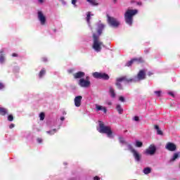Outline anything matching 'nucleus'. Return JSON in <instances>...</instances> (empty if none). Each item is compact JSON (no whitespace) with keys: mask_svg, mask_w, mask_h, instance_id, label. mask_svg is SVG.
<instances>
[{"mask_svg":"<svg viewBox=\"0 0 180 180\" xmlns=\"http://www.w3.org/2000/svg\"><path fill=\"white\" fill-rule=\"evenodd\" d=\"M98 35H96L95 34L93 35V49L94 50H95V51L99 52L102 50V47H104L105 45H103V42L99 41V36H101L102 30H98Z\"/></svg>","mask_w":180,"mask_h":180,"instance_id":"f257e3e1","label":"nucleus"},{"mask_svg":"<svg viewBox=\"0 0 180 180\" xmlns=\"http://www.w3.org/2000/svg\"><path fill=\"white\" fill-rule=\"evenodd\" d=\"M137 10L130 9H128L126 11L124 14L125 20L130 26H131V23H133V17L134 16V15L137 14Z\"/></svg>","mask_w":180,"mask_h":180,"instance_id":"f03ea898","label":"nucleus"},{"mask_svg":"<svg viewBox=\"0 0 180 180\" xmlns=\"http://www.w3.org/2000/svg\"><path fill=\"white\" fill-rule=\"evenodd\" d=\"M99 126H100V130H99L100 133H104L107 134L108 137H113L112 136V129H110V127H106L101 122H100Z\"/></svg>","mask_w":180,"mask_h":180,"instance_id":"7ed1b4c3","label":"nucleus"},{"mask_svg":"<svg viewBox=\"0 0 180 180\" xmlns=\"http://www.w3.org/2000/svg\"><path fill=\"white\" fill-rule=\"evenodd\" d=\"M79 85H80L82 88H89V86H91L89 77H86V79H80L79 81Z\"/></svg>","mask_w":180,"mask_h":180,"instance_id":"20e7f679","label":"nucleus"},{"mask_svg":"<svg viewBox=\"0 0 180 180\" xmlns=\"http://www.w3.org/2000/svg\"><path fill=\"white\" fill-rule=\"evenodd\" d=\"M93 77L94 78H96L97 79H105V80L109 79V75L103 72H94Z\"/></svg>","mask_w":180,"mask_h":180,"instance_id":"39448f33","label":"nucleus"},{"mask_svg":"<svg viewBox=\"0 0 180 180\" xmlns=\"http://www.w3.org/2000/svg\"><path fill=\"white\" fill-rule=\"evenodd\" d=\"M108 23H110L111 26H113V27H117V26L120 25L116 18H113L112 17H108Z\"/></svg>","mask_w":180,"mask_h":180,"instance_id":"423d86ee","label":"nucleus"},{"mask_svg":"<svg viewBox=\"0 0 180 180\" xmlns=\"http://www.w3.org/2000/svg\"><path fill=\"white\" fill-rule=\"evenodd\" d=\"M127 82V79L126 78V77H121L117 79L116 85L117 86H118L119 89H122V86H120V84H122V82Z\"/></svg>","mask_w":180,"mask_h":180,"instance_id":"0eeeda50","label":"nucleus"},{"mask_svg":"<svg viewBox=\"0 0 180 180\" xmlns=\"http://www.w3.org/2000/svg\"><path fill=\"white\" fill-rule=\"evenodd\" d=\"M165 148L169 151H175L176 150V146L174 143L169 142L167 143Z\"/></svg>","mask_w":180,"mask_h":180,"instance_id":"6e6552de","label":"nucleus"},{"mask_svg":"<svg viewBox=\"0 0 180 180\" xmlns=\"http://www.w3.org/2000/svg\"><path fill=\"white\" fill-rule=\"evenodd\" d=\"M155 153V146L154 145H150V147L146 150V154L149 155H153Z\"/></svg>","mask_w":180,"mask_h":180,"instance_id":"1a4fd4ad","label":"nucleus"},{"mask_svg":"<svg viewBox=\"0 0 180 180\" xmlns=\"http://www.w3.org/2000/svg\"><path fill=\"white\" fill-rule=\"evenodd\" d=\"M38 19H39L41 24L44 25L46 23V17L41 11L38 12Z\"/></svg>","mask_w":180,"mask_h":180,"instance_id":"9d476101","label":"nucleus"},{"mask_svg":"<svg viewBox=\"0 0 180 180\" xmlns=\"http://www.w3.org/2000/svg\"><path fill=\"white\" fill-rule=\"evenodd\" d=\"M137 78L139 81L141 79H146V70H140L137 75Z\"/></svg>","mask_w":180,"mask_h":180,"instance_id":"9b49d317","label":"nucleus"},{"mask_svg":"<svg viewBox=\"0 0 180 180\" xmlns=\"http://www.w3.org/2000/svg\"><path fill=\"white\" fill-rule=\"evenodd\" d=\"M81 101H82V96H77V97H75V106H77V108H79V106H81Z\"/></svg>","mask_w":180,"mask_h":180,"instance_id":"f8f14e48","label":"nucleus"},{"mask_svg":"<svg viewBox=\"0 0 180 180\" xmlns=\"http://www.w3.org/2000/svg\"><path fill=\"white\" fill-rule=\"evenodd\" d=\"M131 153H133L134 154V157L135 158V160L136 161H140V158H141V156H140V154H139L136 150H134L133 148H131Z\"/></svg>","mask_w":180,"mask_h":180,"instance_id":"ddd939ff","label":"nucleus"},{"mask_svg":"<svg viewBox=\"0 0 180 180\" xmlns=\"http://www.w3.org/2000/svg\"><path fill=\"white\" fill-rule=\"evenodd\" d=\"M85 77V73L84 72H79L74 75V77L77 79L78 78H82Z\"/></svg>","mask_w":180,"mask_h":180,"instance_id":"4468645a","label":"nucleus"},{"mask_svg":"<svg viewBox=\"0 0 180 180\" xmlns=\"http://www.w3.org/2000/svg\"><path fill=\"white\" fill-rule=\"evenodd\" d=\"M96 110L99 112V110H103L104 113H106V108L99 105L98 104L96 105Z\"/></svg>","mask_w":180,"mask_h":180,"instance_id":"2eb2a0df","label":"nucleus"},{"mask_svg":"<svg viewBox=\"0 0 180 180\" xmlns=\"http://www.w3.org/2000/svg\"><path fill=\"white\" fill-rule=\"evenodd\" d=\"M135 61H142V60H141V58H139V59L134 58L127 63V66L130 67V65H131V64H133V63H135Z\"/></svg>","mask_w":180,"mask_h":180,"instance_id":"dca6fc26","label":"nucleus"},{"mask_svg":"<svg viewBox=\"0 0 180 180\" xmlns=\"http://www.w3.org/2000/svg\"><path fill=\"white\" fill-rule=\"evenodd\" d=\"M6 113H8V110L0 107V115H1V116H5V115H6Z\"/></svg>","mask_w":180,"mask_h":180,"instance_id":"f3484780","label":"nucleus"},{"mask_svg":"<svg viewBox=\"0 0 180 180\" xmlns=\"http://www.w3.org/2000/svg\"><path fill=\"white\" fill-rule=\"evenodd\" d=\"M178 157H179V153H174L172 158L170 160V162H172V161H175L176 158H178Z\"/></svg>","mask_w":180,"mask_h":180,"instance_id":"a211bd4d","label":"nucleus"},{"mask_svg":"<svg viewBox=\"0 0 180 180\" xmlns=\"http://www.w3.org/2000/svg\"><path fill=\"white\" fill-rule=\"evenodd\" d=\"M155 129L157 130L158 134L162 136V131L160 130L158 125H155Z\"/></svg>","mask_w":180,"mask_h":180,"instance_id":"6ab92c4d","label":"nucleus"},{"mask_svg":"<svg viewBox=\"0 0 180 180\" xmlns=\"http://www.w3.org/2000/svg\"><path fill=\"white\" fill-rule=\"evenodd\" d=\"M86 1H87V2L91 4V5H93L94 6H96V5H98V3L96 2V0H86Z\"/></svg>","mask_w":180,"mask_h":180,"instance_id":"aec40b11","label":"nucleus"},{"mask_svg":"<svg viewBox=\"0 0 180 180\" xmlns=\"http://www.w3.org/2000/svg\"><path fill=\"white\" fill-rule=\"evenodd\" d=\"M144 174H150L151 172V169L150 167H146L143 169Z\"/></svg>","mask_w":180,"mask_h":180,"instance_id":"412c9836","label":"nucleus"},{"mask_svg":"<svg viewBox=\"0 0 180 180\" xmlns=\"http://www.w3.org/2000/svg\"><path fill=\"white\" fill-rule=\"evenodd\" d=\"M110 94L112 98H115V90L113 89L112 88L110 89Z\"/></svg>","mask_w":180,"mask_h":180,"instance_id":"4be33fe9","label":"nucleus"},{"mask_svg":"<svg viewBox=\"0 0 180 180\" xmlns=\"http://www.w3.org/2000/svg\"><path fill=\"white\" fill-rule=\"evenodd\" d=\"M117 112H119V113H122L123 112V109L122 108V107H120V105H117Z\"/></svg>","mask_w":180,"mask_h":180,"instance_id":"5701e85b","label":"nucleus"},{"mask_svg":"<svg viewBox=\"0 0 180 180\" xmlns=\"http://www.w3.org/2000/svg\"><path fill=\"white\" fill-rule=\"evenodd\" d=\"M143 146V143L141 141H136V147H141Z\"/></svg>","mask_w":180,"mask_h":180,"instance_id":"b1692460","label":"nucleus"},{"mask_svg":"<svg viewBox=\"0 0 180 180\" xmlns=\"http://www.w3.org/2000/svg\"><path fill=\"white\" fill-rule=\"evenodd\" d=\"M86 20H87V22L89 23V20H91V12L87 13Z\"/></svg>","mask_w":180,"mask_h":180,"instance_id":"393cba45","label":"nucleus"},{"mask_svg":"<svg viewBox=\"0 0 180 180\" xmlns=\"http://www.w3.org/2000/svg\"><path fill=\"white\" fill-rule=\"evenodd\" d=\"M45 74H46V70H41L39 72L40 78H41V77H43V75H44Z\"/></svg>","mask_w":180,"mask_h":180,"instance_id":"a878e982","label":"nucleus"},{"mask_svg":"<svg viewBox=\"0 0 180 180\" xmlns=\"http://www.w3.org/2000/svg\"><path fill=\"white\" fill-rule=\"evenodd\" d=\"M39 117H40V120H44V117H45L44 112H41L39 115Z\"/></svg>","mask_w":180,"mask_h":180,"instance_id":"bb28decb","label":"nucleus"},{"mask_svg":"<svg viewBox=\"0 0 180 180\" xmlns=\"http://www.w3.org/2000/svg\"><path fill=\"white\" fill-rule=\"evenodd\" d=\"M13 120V115H9L8 116V122H12Z\"/></svg>","mask_w":180,"mask_h":180,"instance_id":"cd10ccee","label":"nucleus"},{"mask_svg":"<svg viewBox=\"0 0 180 180\" xmlns=\"http://www.w3.org/2000/svg\"><path fill=\"white\" fill-rule=\"evenodd\" d=\"M156 96H161V91H155Z\"/></svg>","mask_w":180,"mask_h":180,"instance_id":"c85d7f7f","label":"nucleus"},{"mask_svg":"<svg viewBox=\"0 0 180 180\" xmlns=\"http://www.w3.org/2000/svg\"><path fill=\"white\" fill-rule=\"evenodd\" d=\"M4 61H5V58H4V56H1L0 57V63H4Z\"/></svg>","mask_w":180,"mask_h":180,"instance_id":"c756f323","label":"nucleus"},{"mask_svg":"<svg viewBox=\"0 0 180 180\" xmlns=\"http://www.w3.org/2000/svg\"><path fill=\"white\" fill-rule=\"evenodd\" d=\"M5 88V85L3 83L0 82V89H4Z\"/></svg>","mask_w":180,"mask_h":180,"instance_id":"7c9ffc66","label":"nucleus"},{"mask_svg":"<svg viewBox=\"0 0 180 180\" xmlns=\"http://www.w3.org/2000/svg\"><path fill=\"white\" fill-rule=\"evenodd\" d=\"M119 101H120L121 102H124V97H123V96H120Z\"/></svg>","mask_w":180,"mask_h":180,"instance_id":"2f4dec72","label":"nucleus"},{"mask_svg":"<svg viewBox=\"0 0 180 180\" xmlns=\"http://www.w3.org/2000/svg\"><path fill=\"white\" fill-rule=\"evenodd\" d=\"M13 127H15V124H10V126H9L10 129H13Z\"/></svg>","mask_w":180,"mask_h":180,"instance_id":"473e14b6","label":"nucleus"},{"mask_svg":"<svg viewBox=\"0 0 180 180\" xmlns=\"http://www.w3.org/2000/svg\"><path fill=\"white\" fill-rule=\"evenodd\" d=\"M72 5H75L77 4V0H72Z\"/></svg>","mask_w":180,"mask_h":180,"instance_id":"72a5a7b5","label":"nucleus"},{"mask_svg":"<svg viewBox=\"0 0 180 180\" xmlns=\"http://www.w3.org/2000/svg\"><path fill=\"white\" fill-rule=\"evenodd\" d=\"M135 122H139V117L136 116L134 117Z\"/></svg>","mask_w":180,"mask_h":180,"instance_id":"f704fd0d","label":"nucleus"},{"mask_svg":"<svg viewBox=\"0 0 180 180\" xmlns=\"http://www.w3.org/2000/svg\"><path fill=\"white\" fill-rule=\"evenodd\" d=\"M12 56H13V57H18V53H13V54H12Z\"/></svg>","mask_w":180,"mask_h":180,"instance_id":"c9c22d12","label":"nucleus"},{"mask_svg":"<svg viewBox=\"0 0 180 180\" xmlns=\"http://www.w3.org/2000/svg\"><path fill=\"white\" fill-rule=\"evenodd\" d=\"M169 95H171V96L174 97V93L172 91L169 92Z\"/></svg>","mask_w":180,"mask_h":180,"instance_id":"e433bc0d","label":"nucleus"},{"mask_svg":"<svg viewBox=\"0 0 180 180\" xmlns=\"http://www.w3.org/2000/svg\"><path fill=\"white\" fill-rule=\"evenodd\" d=\"M99 179H101L98 176H96L94 177V180H99Z\"/></svg>","mask_w":180,"mask_h":180,"instance_id":"4c0bfd02","label":"nucleus"},{"mask_svg":"<svg viewBox=\"0 0 180 180\" xmlns=\"http://www.w3.org/2000/svg\"><path fill=\"white\" fill-rule=\"evenodd\" d=\"M148 75H149V77H150V75H153V72H149L148 73Z\"/></svg>","mask_w":180,"mask_h":180,"instance_id":"58836bf2","label":"nucleus"},{"mask_svg":"<svg viewBox=\"0 0 180 180\" xmlns=\"http://www.w3.org/2000/svg\"><path fill=\"white\" fill-rule=\"evenodd\" d=\"M37 141H38L39 143H41V139H38Z\"/></svg>","mask_w":180,"mask_h":180,"instance_id":"ea45409f","label":"nucleus"},{"mask_svg":"<svg viewBox=\"0 0 180 180\" xmlns=\"http://www.w3.org/2000/svg\"><path fill=\"white\" fill-rule=\"evenodd\" d=\"M40 4H43V0H38Z\"/></svg>","mask_w":180,"mask_h":180,"instance_id":"a19ab883","label":"nucleus"},{"mask_svg":"<svg viewBox=\"0 0 180 180\" xmlns=\"http://www.w3.org/2000/svg\"><path fill=\"white\" fill-rule=\"evenodd\" d=\"M60 120H64V117H61V118H60Z\"/></svg>","mask_w":180,"mask_h":180,"instance_id":"79ce46f5","label":"nucleus"},{"mask_svg":"<svg viewBox=\"0 0 180 180\" xmlns=\"http://www.w3.org/2000/svg\"><path fill=\"white\" fill-rule=\"evenodd\" d=\"M44 61H47V59H46V58H44Z\"/></svg>","mask_w":180,"mask_h":180,"instance_id":"37998d69","label":"nucleus"},{"mask_svg":"<svg viewBox=\"0 0 180 180\" xmlns=\"http://www.w3.org/2000/svg\"><path fill=\"white\" fill-rule=\"evenodd\" d=\"M134 1H131V3L133 4Z\"/></svg>","mask_w":180,"mask_h":180,"instance_id":"c03bdc74","label":"nucleus"},{"mask_svg":"<svg viewBox=\"0 0 180 180\" xmlns=\"http://www.w3.org/2000/svg\"><path fill=\"white\" fill-rule=\"evenodd\" d=\"M114 2H116V0H114Z\"/></svg>","mask_w":180,"mask_h":180,"instance_id":"a18cd8bd","label":"nucleus"}]
</instances>
